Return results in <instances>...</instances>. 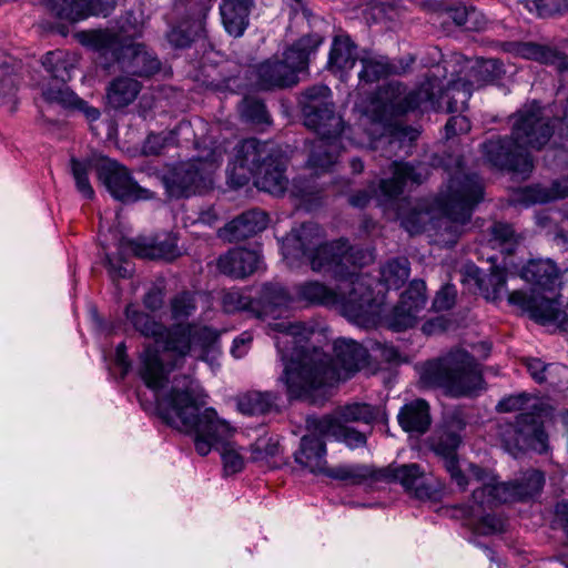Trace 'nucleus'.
I'll list each match as a JSON object with an SVG mask.
<instances>
[{
  "mask_svg": "<svg viewBox=\"0 0 568 568\" xmlns=\"http://www.w3.org/2000/svg\"><path fill=\"white\" fill-rule=\"evenodd\" d=\"M278 333L276 346L286 362L281 381L291 399H307L312 394L334 382L346 379L368 364V352L352 339L334 343V364L322 349L303 345L314 334V326L305 322L281 321L273 324Z\"/></svg>",
  "mask_w": 568,
  "mask_h": 568,
  "instance_id": "obj_1",
  "label": "nucleus"
},
{
  "mask_svg": "<svg viewBox=\"0 0 568 568\" xmlns=\"http://www.w3.org/2000/svg\"><path fill=\"white\" fill-rule=\"evenodd\" d=\"M473 88L467 80L458 79L444 90L436 77L426 78L412 90H407V87L398 81H390L379 87L376 92L381 105L374 109L373 120L382 123L393 140L412 143L419 136V131L396 118L416 110L459 112L470 98Z\"/></svg>",
  "mask_w": 568,
  "mask_h": 568,
  "instance_id": "obj_2",
  "label": "nucleus"
},
{
  "mask_svg": "<svg viewBox=\"0 0 568 568\" xmlns=\"http://www.w3.org/2000/svg\"><path fill=\"white\" fill-rule=\"evenodd\" d=\"M182 387L174 385L166 399L158 404V414L168 425L194 435V445L201 456L212 448L221 452L223 469L233 475L244 468V458L229 442L232 435L230 425L219 418L212 408L200 409L195 397L193 381L182 378Z\"/></svg>",
  "mask_w": 568,
  "mask_h": 568,
  "instance_id": "obj_3",
  "label": "nucleus"
},
{
  "mask_svg": "<svg viewBox=\"0 0 568 568\" xmlns=\"http://www.w3.org/2000/svg\"><path fill=\"white\" fill-rule=\"evenodd\" d=\"M132 14L118 29H98L82 32L84 43L102 55H111L128 74L150 78L161 69L158 57L144 43L134 42L141 37L142 26L131 23Z\"/></svg>",
  "mask_w": 568,
  "mask_h": 568,
  "instance_id": "obj_4",
  "label": "nucleus"
},
{
  "mask_svg": "<svg viewBox=\"0 0 568 568\" xmlns=\"http://www.w3.org/2000/svg\"><path fill=\"white\" fill-rule=\"evenodd\" d=\"M420 382L433 388H442L454 398L471 397L485 388L480 365L462 348H453L446 355L427 361L422 368Z\"/></svg>",
  "mask_w": 568,
  "mask_h": 568,
  "instance_id": "obj_5",
  "label": "nucleus"
},
{
  "mask_svg": "<svg viewBox=\"0 0 568 568\" xmlns=\"http://www.w3.org/2000/svg\"><path fill=\"white\" fill-rule=\"evenodd\" d=\"M483 196L484 186L477 175L458 171L450 178L446 193L439 199L443 213L435 222L442 244L452 246L457 243Z\"/></svg>",
  "mask_w": 568,
  "mask_h": 568,
  "instance_id": "obj_6",
  "label": "nucleus"
},
{
  "mask_svg": "<svg viewBox=\"0 0 568 568\" xmlns=\"http://www.w3.org/2000/svg\"><path fill=\"white\" fill-rule=\"evenodd\" d=\"M323 40L317 33L303 36L285 50L283 59L273 57L258 64L256 78L260 88L272 90L295 85L297 73L307 70Z\"/></svg>",
  "mask_w": 568,
  "mask_h": 568,
  "instance_id": "obj_7",
  "label": "nucleus"
},
{
  "mask_svg": "<svg viewBox=\"0 0 568 568\" xmlns=\"http://www.w3.org/2000/svg\"><path fill=\"white\" fill-rule=\"evenodd\" d=\"M164 343V351L173 355L171 364L165 365L160 357L158 349L148 345L140 354L139 375L144 384L151 389H160L168 381V375L172 368L192 351L189 324H175L170 328L165 327L164 336L161 339Z\"/></svg>",
  "mask_w": 568,
  "mask_h": 568,
  "instance_id": "obj_8",
  "label": "nucleus"
},
{
  "mask_svg": "<svg viewBox=\"0 0 568 568\" xmlns=\"http://www.w3.org/2000/svg\"><path fill=\"white\" fill-rule=\"evenodd\" d=\"M220 161L212 152L206 158L192 159L171 166L162 176L170 196L175 199L203 194L213 189L214 173Z\"/></svg>",
  "mask_w": 568,
  "mask_h": 568,
  "instance_id": "obj_9",
  "label": "nucleus"
},
{
  "mask_svg": "<svg viewBox=\"0 0 568 568\" xmlns=\"http://www.w3.org/2000/svg\"><path fill=\"white\" fill-rule=\"evenodd\" d=\"M545 484L542 473L528 469L508 483L489 481L474 489L473 499L481 507L491 508L498 504L525 501L538 495Z\"/></svg>",
  "mask_w": 568,
  "mask_h": 568,
  "instance_id": "obj_10",
  "label": "nucleus"
},
{
  "mask_svg": "<svg viewBox=\"0 0 568 568\" xmlns=\"http://www.w3.org/2000/svg\"><path fill=\"white\" fill-rule=\"evenodd\" d=\"M329 95L331 90L326 85H315L305 90L301 102L304 124L317 136L341 139L345 123L335 111Z\"/></svg>",
  "mask_w": 568,
  "mask_h": 568,
  "instance_id": "obj_11",
  "label": "nucleus"
},
{
  "mask_svg": "<svg viewBox=\"0 0 568 568\" xmlns=\"http://www.w3.org/2000/svg\"><path fill=\"white\" fill-rule=\"evenodd\" d=\"M483 161L491 168L527 178L534 170L529 151L515 138L491 135L480 144Z\"/></svg>",
  "mask_w": 568,
  "mask_h": 568,
  "instance_id": "obj_12",
  "label": "nucleus"
},
{
  "mask_svg": "<svg viewBox=\"0 0 568 568\" xmlns=\"http://www.w3.org/2000/svg\"><path fill=\"white\" fill-rule=\"evenodd\" d=\"M365 257L362 250L351 246L347 241L338 240L320 245L306 258L313 271L344 278L352 275L353 270L364 265Z\"/></svg>",
  "mask_w": 568,
  "mask_h": 568,
  "instance_id": "obj_13",
  "label": "nucleus"
},
{
  "mask_svg": "<svg viewBox=\"0 0 568 568\" xmlns=\"http://www.w3.org/2000/svg\"><path fill=\"white\" fill-rule=\"evenodd\" d=\"M99 180L110 194L121 202H135L154 197V192L140 186L129 170L109 158H100L94 164Z\"/></svg>",
  "mask_w": 568,
  "mask_h": 568,
  "instance_id": "obj_14",
  "label": "nucleus"
},
{
  "mask_svg": "<svg viewBox=\"0 0 568 568\" xmlns=\"http://www.w3.org/2000/svg\"><path fill=\"white\" fill-rule=\"evenodd\" d=\"M513 119L511 133L526 149H542L554 134V121L536 104L524 106Z\"/></svg>",
  "mask_w": 568,
  "mask_h": 568,
  "instance_id": "obj_15",
  "label": "nucleus"
},
{
  "mask_svg": "<svg viewBox=\"0 0 568 568\" xmlns=\"http://www.w3.org/2000/svg\"><path fill=\"white\" fill-rule=\"evenodd\" d=\"M281 146L271 141L250 138L241 141L234 149L233 178L244 185L251 176L266 163L280 155Z\"/></svg>",
  "mask_w": 568,
  "mask_h": 568,
  "instance_id": "obj_16",
  "label": "nucleus"
},
{
  "mask_svg": "<svg viewBox=\"0 0 568 568\" xmlns=\"http://www.w3.org/2000/svg\"><path fill=\"white\" fill-rule=\"evenodd\" d=\"M337 286L338 301L345 316L354 321L365 320L377 313L374 292L364 276L353 274Z\"/></svg>",
  "mask_w": 568,
  "mask_h": 568,
  "instance_id": "obj_17",
  "label": "nucleus"
},
{
  "mask_svg": "<svg viewBox=\"0 0 568 568\" xmlns=\"http://www.w3.org/2000/svg\"><path fill=\"white\" fill-rule=\"evenodd\" d=\"M545 405L535 403L531 410L520 413L511 425L514 442L518 449H532L544 453L548 448V435L545 432L542 414Z\"/></svg>",
  "mask_w": 568,
  "mask_h": 568,
  "instance_id": "obj_18",
  "label": "nucleus"
},
{
  "mask_svg": "<svg viewBox=\"0 0 568 568\" xmlns=\"http://www.w3.org/2000/svg\"><path fill=\"white\" fill-rule=\"evenodd\" d=\"M426 304V284L422 280L410 282L402 293L400 300L386 315L385 323L395 332L406 331L413 327L418 320V313Z\"/></svg>",
  "mask_w": 568,
  "mask_h": 568,
  "instance_id": "obj_19",
  "label": "nucleus"
},
{
  "mask_svg": "<svg viewBox=\"0 0 568 568\" xmlns=\"http://www.w3.org/2000/svg\"><path fill=\"white\" fill-rule=\"evenodd\" d=\"M508 302L527 307L532 316L542 323H555L560 328H568V311L558 298L550 296H527L523 291H514L508 295Z\"/></svg>",
  "mask_w": 568,
  "mask_h": 568,
  "instance_id": "obj_20",
  "label": "nucleus"
},
{
  "mask_svg": "<svg viewBox=\"0 0 568 568\" xmlns=\"http://www.w3.org/2000/svg\"><path fill=\"white\" fill-rule=\"evenodd\" d=\"M466 419L462 410H454L446 416L443 425L429 438L430 449L442 459L458 458L457 449L463 439L460 433L466 427Z\"/></svg>",
  "mask_w": 568,
  "mask_h": 568,
  "instance_id": "obj_21",
  "label": "nucleus"
},
{
  "mask_svg": "<svg viewBox=\"0 0 568 568\" xmlns=\"http://www.w3.org/2000/svg\"><path fill=\"white\" fill-rule=\"evenodd\" d=\"M488 261L490 263L488 274H484L475 264L464 265L462 270L463 282L473 283L487 301L497 302L501 300L506 287V265L504 267L498 266L494 257H489Z\"/></svg>",
  "mask_w": 568,
  "mask_h": 568,
  "instance_id": "obj_22",
  "label": "nucleus"
},
{
  "mask_svg": "<svg viewBox=\"0 0 568 568\" xmlns=\"http://www.w3.org/2000/svg\"><path fill=\"white\" fill-rule=\"evenodd\" d=\"M44 6L58 18L77 22L90 16H109L116 0H44Z\"/></svg>",
  "mask_w": 568,
  "mask_h": 568,
  "instance_id": "obj_23",
  "label": "nucleus"
},
{
  "mask_svg": "<svg viewBox=\"0 0 568 568\" xmlns=\"http://www.w3.org/2000/svg\"><path fill=\"white\" fill-rule=\"evenodd\" d=\"M381 481L399 483L418 499L429 498L430 487L425 484V471L418 464L389 465L381 468Z\"/></svg>",
  "mask_w": 568,
  "mask_h": 568,
  "instance_id": "obj_24",
  "label": "nucleus"
},
{
  "mask_svg": "<svg viewBox=\"0 0 568 568\" xmlns=\"http://www.w3.org/2000/svg\"><path fill=\"white\" fill-rule=\"evenodd\" d=\"M267 222L265 212L258 209L248 210L220 229L219 236L227 242L244 241L262 232Z\"/></svg>",
  "mask_w": 568,
  "mask_h": 568,
  "instance_id": "obj_25",
  "label": "nucleus"
},
{
  "mask_svg": "<svg viewBox=\"0 0 568 568\" xmlns=\"http://www.w3.org/2000/svg\"><path fill=\"white\" fill-rule=\"evenodd\" d=\"M288 159L283 150L280 155L264 163V165L254 174V184L258 190L273 195H282L288 186L286 176Z\"/></svg>",
  "mask_w": 568,
  "mask_h": 568,
  "instance_id": "obj_26",
  "label": "nucleus"
},
{
  "mask_svg": "<svg viewBox=\"0 0 568 568\" xmlns=\"http://www.w3.org/2000/svg\"><path fill=\"white\" fill-rule=\"evenodd\" d=\"M306 429L318 433L320 435L334 436L343 440L351 448L364 447L367 443L366 435L355 428L347 427L331 415L323 417H308L306 419Z\"/></svg>",
  "mask_w": 568,
  "mask_h": 568,
  "instance_id": "obj_27",
  "label": "nucleus"
},
{
  "mask_svg": "<svg viewBox=\"0 0 568 568\" xmlns=\"http://www.w3.org/2000/svg\"><path fill=\"white\" fill-rule=\"evenodd\" d=\"M260 264V255L252 250L233 248L217 260L221 273L234 278H243L253 274Z\"/></svg>",
  "mask_w": 568,
  "mask_h": 568,
  "instance_id": "obj_28",
  "label": "nucleus"
},
{
  "mask_svg": "<svg viewBox=\"0 0 568 568\" xmlns=\"http://www.w3.org/2000/svg\"><path fill=\"white\" fill-rule=\"evenodd\" d=\"M310 433L302 437L300 449L295 453V460L312 473L325 475L328 466L325 459L326 446L322 439L323 435Z\"/></svg>",
  "mask_w": 568,
  "mask_h": 568,
  "instance_id": "obj_29",
  "label": "nucleus"
},
{
  "mask_svg": "<svg viewBox=\"0 0 568 568\" xmlns=\"http://www.w3.org/2000/svg\"><path fill=\"white\" fill-rule=\"evenodd\" d=\"M50 85L43 89L42 97L50 104H58L68 111H81L87 119L94 121L99 119L100 111L97 108L90 106L85 101L80 99L67 84Z\"/></svg>",
  "mask_w": 568,
  "mask_h": 568,
  "instance_id": "obj_30",
  "label": "nucleus"
},
{
  "mask_svg": "<svg viewBox=\"0 0 568 568\" xmlns=\"http://www.w3.org/2000/svg\"><path fill=\"white\" fill-rule=\"evenodd\" d=\"M253 0H222L220 13L225 30L233 37H241L248 26Z\"/></svg>",
  "mask_w": 568,
  "mask_h": 568,
  "instance_id": "obj_31",
  "label": "nucleus"
},
{
  "mask_svg": "<svg viewBox=\"0 0 568 568\" xmlns=\"http://www.w3.org/2000/svg\"><path fill=\"white\" fill-rule=\"evenodd\" d=\"M142 89L141 82L128 75L114 78L105 90L109 108L121 110L133 103Z\"/></svg>",
  "mask_w": 568,
  "mask_h": 568,
  "instance_id": "obj_32",
  "label": "nucleus"
},
{
  "mask_svg": "<svg viewBox=\"0 0 568 568\" xmlns=\"http://www.w3.org/2000/svg\"><path fill=\"white\" fill-rule=\"evenodd\" d=\"M341 150L339 139L317 136L310 142L307 165L315 171L325 172L335 164Z\"/></svg>",
  "mask_w": 568,
  "mask_h": 568,
  "instance_id": "obj_33",
  "label": "nucleus"
},
{
  "mask_svg": "<svg viewBox=\"0 0 568 568\" xmlns=\"http://www.w3.org/2000/svg\"><path fill=\"white\" fill-rule=\"evenodd\" d=\"M357 54V45L345 32L334 36L328 57V70L332 72L346 71L354 67Z\"/></svg>",
  "mask_w": 568,
  "mask_h": 568,
  "instance_id": "obj_34",
  "label": "nucleus"
},
{
  "mask_svg": "<svg viewBox=\"0 0 568 568\" xmlns=\"http://www.w3.org/2000/svg\"><path fill=\"white\" fill-rule=\"evenodd\" d=\"M398 423L405 432L425 434L432 423L428 403L418 398L406 404L398 414Z\"/></svg>",
  "mask_w": 568,
  "mask_h": 568,
  "instance_id": "obj_35",
  "label": "nucleus"
},
{
  "mask_svg": "<svg viewBox=\"0 0 568 568\" xmlns=\"http://www.w3.org/2000/svg\"><path fill=\"white\" fill-rule=\"evenodd\" d=\"M392 173L393 176L390 179H383L379 182L381 191L389 197H396L402 194L408 183L418 185L423 182L422 174L409 163L393 162Z\"/></svg>",
  "mask_w": 568,
  "mask_h": 568,
  "instance_id": "obj_36",
  "label": "nucleus"
},
{
  "mask_svg": "<svg viewBox=\"0 0 568 568\" xmlns=\"http://www.w3.org/2000/svg\"><path fill=\"white\" fill-rule=\"evenodd\" d=\"M292 298L288 292L277 284H265L256 302V316H275L286 310Z\"/></svg>",
  "mask_w": 568,
  "mask_h": 568,
  "instance_id": "obj_37",
  "label": "nucleus"
},
{
  "mask_svg": "<svg viewBox=\"0 0 568 568\" xmlns=\"http://www.w3.org/2000/svg\"><path fill=\"white\" fill-rule=\"evenodd\" d=\"M558 276V268L550 261H530L521 271V277L526 282L546 291L554 288Z\"/></svg>",
  "mask_w": 568,
  "mask_h": 568,
  "instance_id": "obj_38",
  "label": "nucleus"
},
{
  "mask_svg": "<svg viewBox=\"0 0 568 568\" xmlns=\"http://www.w3.org/2000/svg\"><path fill=\"white\" fill-rule=\"evenodd\" d=\"M277 394L273 392L247 390L237 397L240 412L247 415H264L276 407Z\"/></svg>",
  "mask_w": 568,
  "mask_h": 568,
  "instance_id": "obj_39",
  "label": "nucleus"
},
{
  "mask_svg": "<svg viewBox=\"0 0 568 568\" xmlns=\"http://www.w3.org/2000/svg\"><path fill=\"white\" fill-rule=\"evenodd\" d=\"M77 61L75 54L64 50H55L48 52L42 58L41 63L52 79L68 82Z\"/></svg>",
  "mask_w": 568,
  "mask_h": 568,
  "instance_id": "obj_40",
  "label": "nucleus"
},
{
  "mask_svg": "<svg viewBox=\"0 0 568 568\" xmlns=\"http://www.w3.org/2000/svg\"><path fill=\"white\" fill-rule=\"evenodd\" d=\"M381 468H374L367 465H342L328 467L325 475L337 480H343L352 485H359L368 479L381 481Z\"/></svg>",
  "mask_w": 568,
  "mask_h": 568,
  "instance_id": "obj_41",
  "label": "nucleus"
},
{
  "mask_svg": "<svg viewBox=\"0 0 568 568\" xmlns=\"http://www.w3.org/2000/svg\"><path fill=\"white\" fill-rule=\"evenodd\" d=\"M321 229L317 224L308 222L300 229L292 231L287 237L288 246L298 251L303 257L310 256L320 246Z\"/></svg>",
  "mask_w": 568,
  "mask_h": 568,
  "instance_id": "obj_42",
  "label": "nucleus"
},
{
  "mask_svg": "<svg viewBox=\"0 0 568 568\" xmlns=\"http://www.w3.org/2000/svg\"><path fill=\"white\" fill-rule=\"evenodd\" d=\"M298 300L312 305H336L338 295L335 290L317 281L305 282L296 286Z\"/></svg>",
  "mask_w": 568,
  "mask_h": 568,
  "instance_id": "obj_43",
  "label": "nucleus"
},
{
  "mask_svg": "<svg viewBox=\"0 0 568 568\" xmlns=\"http://www.w3.org/2000/svg\"><path fill=\"white\" fill-rule=\"evenodd\" d=\"M568 196V179L554 181L546 186L536 184L523 190V197L529 203H546Z\"/></svg>",
  "mask_w": 568,
  "mask_h": 568,
  "instance_id": "obj_44",
  "label": "nucleus"
},
{
  "mask_svg": "<svg viewBox=\"0 0 568 568\" xmlns=\"http://www.w3.org/2000/svg\"><path fill=\"white\" fill-rule=\"evenodd\" d=\"M281 453L280 443L273 437H261L251 445V459L268 468L281 465Z\"/></svg>",
  "mask_w": 568,
  "mask_h": 568,
  "instance_id": "obj_45",
  "label": "nucleus"
},
{
  "mask_svg": "<svg viewBox=\"0 0 568 568\" xmlns=\"http://www.w3.org/2000/svg\"><path fill=\"white\" fill-rule=\"evenodd\" d=\"M331 416L339 423L371 424L378 418L379 408L366 403H353L337 407Z\"/></svg>",
  "mask_w": 568,
  "mask_h": 568,
  "instance_id": "obj_46",
  "label": "nucleus"
},
{
  "mask_svg": "<svg viewBox=\"0 0 568 568\" xmlns=\"http://www.w3.org/2000/svg\"><path fill=\"white\" fill-rule=\"evenodd\" d=\"M125 317L141 335L152 337L155 342H161L163 338L165 326L133 305L126 306Z\"/></svg>",
  "mask_w": 568,
  "mask_h": 568,
  "instance_id": "obj_47",
  "label": "nucleus"
},
{
  "mask_svg": "<svg viewBox=\"0 0 568 568\" xmlns=\"http://www.w3.org/2000/svg\"><path fill=\"white\" fill-rule=\"evenodd\" d=\"M505 73L504 64L498 59H479L469 70L467 81L473 87H481L494 82Z\"/></svg>",
  "mask_w": 568,
  "mask_h": 568,
  "instance_id": "obj_48",
  "label": "nucleus"
},
{
  "mask_svg": "<svg viewBox=\"0 0 568 568\" xmlns=\"http://www.w3.org/2000/svg\"><path fill=\"white\" fill-rule=\"evenodd\" d=\"M359 61L363 68L358 77L365 82H375L397 72V67L383 55L365 54L359 58Z\"/></svg>",
  "mask_w": 568,
  "mask_h": 568,
  "instance_id": "obj_49",
  "label": "nucleus"
},
{
  "mask_svg": "<svg viewBox=\"0 0 568 568\" xmlns=\"http://www.w3.org/2000/svg\"><path fill=\"white\" fill-rule=\"evenodd\" d=\"M448 17L465 31H479L486 27V19L475 8L458 7L447 9Z\"/></svg>",
  "mask_w": 568,
  "mask_h": 568,
  "instance_id": "obj_50",
  "label": "nucleus"
},
{
  "mask_svg": "<svg viewBox=\"0 0 568 568\" xmlns=\"http://www.w3.org/2000/svg\"><path fill=\"white\" fill-rule=\"evenodd\" d=\"M490 242L499 246L507 255H513L519 243V236L513 226L504 222H495L489 227Z\"/></svg>",
  "mask_w": 568,
  "mask_h": 568,
  "instance_id": "obj_51",
  "label": "nucleus"
},
{
  "mask_svg": "<svg viewBox=\"0 0 568 568\" xmlns=\"http://www.w3.org/2000/svg\"><path fill=\"white\" fill-rule=\"evenodd\" d=\"M18 63L12 59H6L0 63V103L12 102L17 91Z\"/></svg>",
  "mask_w": 568,
  "mask_h": 568,
  "instance_id": "obj_52",
  "label": "nucleus"
},
{
  "mask_svg": "<svg viewBox=\"0 0 568 568\" xmlns=\"http://www.w3.org/2000/svg\"><path fill=\"white\" fill-rule=\"evenodd\" d=\"M409 276L408 261L396 258L387 262L381 270V277L387 287L398 288Z\"/></svg>",
  "mask_w": 568,
  "mask_h": 568,
  "instance_id": "obj_53",
  "label": "nucleus"
},
{
  "mask_svg": "<svg viewBox=\"0 0 568 568\" xmlns=\"http://www.w3.org/2000/svg\"><path fill=\"white\" fill-rule=\"evenodd\" d=\"M558 48H552L549 45H541L535 42H521L517 44V53L525 58L538 61L545 64H552L556 61V57Z\"/></svg>",
  "mask_w": 568,
  "mask_h": 568,
  "instance_id": "obj_54",
  "label": "nucleus"
},
{
  "mask_svg": "<svg viewBox=\"0 0 568 568\" xmlns=\"http://www.w3.org/2000/svg\"><path fill=\"white\" fill-rule=\"evenodd\" d=\"M222 305L227 313L248 311L256 315V302L242 290L231 288L224 292Z\"/></svg>",
  "mask_w": 568,
  "mask_h": 568,
  "instance_id": "obj_55",
  "label": "nucleus"
},
{
  "mask_svg": "<svg viewBox=\"0 0 568 568\" xmlns=\"http://www.w3.org/2000/svg\"><path fill=\"white\" fill-rule=\"evenodd\" d=\"M178 144L176 131L150 133L142 146V154L146 156H159L169 146Z\"/></svg>",
  "mask_w": 568,
  "mask_h": 568,
  "instance_id": "obj_56",
  "label": "nucleus"
},
{
  "mask_svg": "<svg viewBox=\"0 0 568 568\" xmlns=\"http://www.w3.org/2000/svg\"><path fill=\"white\" fill-rule=\"evenodd\" d=\"M203 32V22L201 20L194 21L192 26L184 28V24L174 27L168 34V40L175 48L189 47L195 38L200 37Z\"/></svg>",
  "mask_w": 568,
  "mask_h": 568,
  "instance_id": "obj_57",
  "label": "nucleus"
},
{
  "mask_svg": "<svg viewBox=\"0 0 568 568\" xmlns=\"http://www.w3.org/2000/svg\"><path fill=\"white\" fill-rule=\"evenodd\" d=\"M196 302L190 292H181L172 297L170 302L171 318L173 321L187 320L194 314Z\"/></svg>",
  "mask_w": 568,
  "mask_h": 568,
  "instance_id": "obj_58",
  "label": "nucleus"
},
{
  "mask_svg": "<svg viewBox=\"0 0 568 568\" xmlns=\"http://www.w3.org/2000/svg\"><path fill=\"white\" fill-rule=\"evenodd\" d=\"M526 7L541 18L568 13V0H526Z\"/></svg>",
  "mask_w": 568,
  "mask_h": 568,
  "instance_id": "obj_59",
  "label": "nucleus"
},
{
  "mask_svg": "<svg viewBox=\"0 0 568 568\" xmlns=\"http://www.w3.org/2000/svg\"><path fill=\"white\" fill-rule=\"evenodd\" d=\"M191 336L192 349H200L201 352L207 351L217 341L219 334L216 331L196 324H189Z\"/></svg>",
  "mask_w": 568,
  "mask_h": 568,
  "instance_id": "obj_60",
  "label": "nucleus"
},
{
  "mask_svg": "<svg viewBox=\"0 0 568 568\" xmlns=\"http://www.w3.org/2000/svg\"><path fill=\"white\" fill-rule=\"evenodd\" d=\"M242 115L253 124H268L270 115L265 104L254 98H245L243 100Z\"/></svg>",
  "mask_w": 568,
  "mask_h": 568,
  "instance_id": "obj_61",
  "label": "nucleus"
},
{
  "mask_svg": "<svg viewBox=\"0 0 568 568\" xmlns=\"http://www.w3.org/2000/svg\"><path fill=\"white\" fill-rule=\"evenodd\" d=\"M71 171L73 178L77 183V189L81 192L85 197L92 199L94 195L93 187L90 184L88 173L91 166L90 163L81 162L74 158L71 159Z\"/></svg>",
  "mask_w": 568,
  "mask_h": 568,
  "instance_id": "obj_62",
  "label": "nucleus"
},
{
  "mask_svg": "<svg viewBox=\"0 0 568 568\" xmlns=\"http://www.w3.org/2000/svg\"><path fill=\"white\" fill-rule=\"evenodd\" d=\"M430 220V213L427 210L415 207L403 217L402 225L412 235L419 234L425 230Z\"/></svg>",
  "mask_w": 568,
  "mask_h": 568,
  "instance_id": "obj_63",
  "label": "nucleus"
},
{
  "mask_svg": "<svg viewBox=\"0 0 568 568\" xmlns=\"http://www.w3.org/2000/svg\"><path fill=\"white\" fill-rule=\"evenodd\" d=\"M471 528L478 535H491L504 530V521L496 515H485L477 520H471Z\"/></svg>",
  "mask_w": 568,
  "mask_h": 568,
  "instance_id": "obj_64",
  "label": "nucleus"
}]
</instances>
